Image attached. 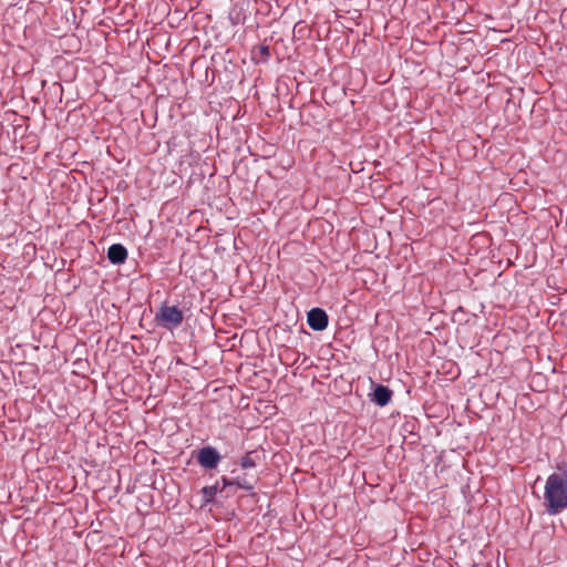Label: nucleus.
Masks as SVG:
<instances>
[{
    "mask_svg": "<svg viewBox=\"0 0 567 567\" xmlns=\"http://www.w3.org/2000/svg\"><path fill=\"white\" fill-rule=\"evenodd\" d=\"M392 395L393 392L388 386L383 384H377L373 389V392L370 394V400L379 406H385L390 403Z\"/></svg>",
    "mask_w": 567,
    "mask_h": 567,
    "instance_id": "39448f33",
    "label": "nucleus"
},
{
    "mask_svg": "<svg viewBox=\"0 0 567 567\" xmlns=\"http://www.w3.org/2000/svg\"><path fill=\"white\" fill-rule=\"evenodd\" d=\"M196 460L202 467L213 470L218 466L221 456L215 447L208 445L197 451Z\"/></svg>",
    "mask_w": 567,
    "mask_h": 567,
    "instance_id": "7ed1b4c3",
    "label": "nucleus"
},
{
    "mask_svg": "<svg viewBox=\"0 0 567 567\" xmlns=\"http://www.w3.org/2000/svg\"><path fill=\"white\" fill-rule=\"evenodd\" d=\"M258 480L259 478L255 475L243 473L234 477V483L236 484V487L250 492L255 488Z\"/></svg>",
    "mask_w": 567,
    "mask_h": 567,
    "instance_id": "6e6552de",
    "label": "nucleus"
},
{
    "mask_svg": "<svg viewBox=\"0 0 567 567\" xmlns=\"http://www.w3.org/2000/svg\"><path fill=\"white\" fill-rule=\"evenodd\" d=\"M544 506L547 514L557 515L567 508V471L550 474L546 480Z\"/></svg>",
    "mask_w": 567,
    "mask_h": 567,
    "instance_id": "f257e3e1",
    "label": "nucleus"
},
{
    "mask_svg": "<svg viewBox=\"0 0 567 567\" xmlns=\"http://www.w3.org/2000/svg\"><path fill=\"white\" fill-rule=\"evenodd\" d=\"M221 483H223V489H226V488H231L234 486H236V484L234 483V478H228L226 476H223L221 477Z\"/></svg>",
    "mask_w": 567,
    "mask_h": 567,
    "instance_id": "9d476101",
    "label": "nucleus"
},
{
    "mask_svg": "<svg viewBox=\"0 0 567 567\" xmlns=\"http://www.w3.org/2000/svg\"><path fill=\"white\" fill-rule=\"evenodd\" d=\"M107 259L113 265H122L127 259V249L122 244H113L107 249Z\"/></svg>",
    "mask_w": 567,
    "mask_h": 567,
    "instance_id": "423d86ee",
    "label": "nucleus"
},
{
    "mask_svg": "<svg viewBox=\"0 0 567 567\" xmlns=\"http://www.w3.org/2000/svg\"><path fill=\"white\" fill-rule=\"evenodd\" d=\"M308 326L315 331H323L329 323L327 312L321 308H312L307 315Z\"/></svg>",
    "mask_w": 567,
    "mask_h": 567,
    "instance_id": "20e7f679",
    "label": "nucleus"
},
{
    "mask_svg": "<svg viewBox=\"0 0 567 567\" xmlns=\"http://www.w3.org/2000/svg\"><path fill=\"white\" fill-rule=\"evenodd\" d=\"M259 53L264 59H268L270 56V48L266 44L259 45Z\"/></svg>",
    "mask_w": 567,
    "mask_h": 567,
    "instance_id": "9b49d317",
    "label": "nucleus"
},
{
    "mask_svg": "<svg viewBox=\"0 0 567 567\" xmlns=\"http://www.w3.org/2000/svg\"><path fill=\"white\" fill-rule=\"evenodd\" d=\"M184 320V312L176 306L163 303L155 313V322L158 327L173 331L178 328Z\"/></svg>",
    "mask_w": 567,
    "mask_h": 567,
    "instance_id": "f03ea898",
    "label": "nucleus"
},
{
    "mask_svg": "<svg viewBox=\"0 0 567 567\" xmlns=\"http://www.w3.org/2000/svg\"><path fill=\"white\" fill-rule=\"evenodd\" d=\"M264 452L258 450L248 451L245 455H243L239 460V465L244 470L252 468L257 466L261 461Z\"/></svg>",
    "mask_w": 567,
    "mask_h": 567,
    "instance_id": "0eeeda50",
    "label": "nucleus"
},
{
    "mask_svg": "<svg viewBox=\"0 0 567 567\" xmlns=\"http://www.w3.org/2000/svg\"><path fill=\"white\" fill-rule=\"evenodd\" d=\"M219 491L218 483L210 486H204L200 491L203 496V506L213 503Z\"/></svg>",
    "mask_w": 567,
    "mask_h": 567,
    "instance_id": "1a4fd4ad",
    "label": "nucleus"
}]
</instances>
